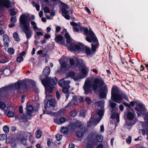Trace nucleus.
Here are the masks:
<instances>
[{
	"label": "nucleus",
	"instance_id": "obj_27",
	"mask_svg": "<svg viewBox=\"0 0 148 148\" xmlns=\"http://www.w3.org/2000/svg\"><path fill=\"white\" fill-rule=\"evenodd\" d=\"M58 81V79L56 77H54V78H51L50 77V85L53 86H54V85H56Z\"/></svg>",
	"mask_w": 148,
	"mask_h": 148
},
{
	"label": "nucleus",
	"instance_id": "obj_7",
	"mask_svg": "<svg viewBox=\"0 0 148 148\" xmlns=\"http://www.w3.org/2000/svg\"><path fill=\"white\" fill-rule=\"evenodd\" d=\"M100 92L99 94V97L101 99L106 97L108 92V88L106 86H104L99 90Z\"/></svg>",
	"mask_w": 148,
	"mask_h": 148
},
{
	"label": "nucleus",
	"instance_id": "obj_54",
	"mask_svg": "<svg viewBox=\"0 0 148 148\" xmlns=\"http://www.w3.org/2000/svg\"><path fill=\"white\" fill-rule=\"evenodd\" d=\"M10 21L13 23H16L17 21L16 17V16H12L10 18Z\"/></svg>",
	"mask_w": 148,
	"mask_h": 148
},
{
	"label": "nucleus",
	"instance_id": "obj_34",
	"mask_svg": "<svg viewBox=\"0 0 148 148\" xmlns=\"http://www.w3.org/2000/svg\"><path fill=\"white\" fill-rule=\"evenodd\" d=\"M80 30L81 32L83 31L84 34L86 35L88 34V30L87 27L80 26Z\"/></svg>",
	"mask_w": 148,
	"mask_h": 148
},
{
	"label": "nucleus",
	"instance_id": "obj_23",
	"mask_svg": "<svg viewBox=\"0 0 148 148\" xmlns=\"http://www.w3.org/2000/svg\"><path fill=\"white\" fill-rule=\"evenodd\" d=\"M61 11L63 14H65L64 15H63L65 18L67 20H69L70 16L68 14L69 12L67 11L66 8H62Z\"/></svg>",
	"mask_w": 148,
	"mask_h": 148
},
{
	"label": "nucleus",
	"instance_id": "obj_24",
	"mask_svg": "<svg viewBox=\"0 0 148 148\" xmlns=\"http://www.w3.org/2000/svg\"><path fill=\"white\" fill-rule=\"evenodd\" d=\"M142 127L143 128V129H141L139 131V132H141L142 134L144 136L145 134L148 136V131L145 128L144 126L143 125V123H142ZM147 139L148 140V138L147 137Z\"/></svg>",
	"mask_w": 148,
	"mask_h": 148
},
{
	"label": "nucleus",
	"instance_id": "obj_61",
	"mask_svg": "<svg viewBox=\"0 0 148 148\" xmlns=\"http://www.w3.org/2000/svg\"><path fill=\"white\" fill-rule=\"evenodd\" d=\"M62 136L61 135H60L58 134H57L56 135V138L57 140L58 141H59L61 139V138H62Z\"/></svg>",
	"mask_w": 148,
	"mask_h": 148
},
{
	"label": "nucleus",
	"instance_id": "obj_48",
	"mask_svg": "<svg viewBox=\"0 0 148 148\" xmlns=\"http://www.w3.org/2000/svg\"><path fill=\"white\" fill-rule=\"evenodd\" d=\"M28 82L30 83V84L31 85V87L32 88L35 87L36 83L33 80L29 79L28 80Z\"/></svg>",
	"mask_w": 148,
	"mask_h": 148
},
{
	"label": "nucleus",
	"instance_id": "obj_28",
	"mask_svg": "<svg viewBox=\"0 0 148 148\" xmlns=\"http://www.w3.org/2000/svg\"><path fill=\"white\" fill-rule=\"evenodd\" d=\"M100 120H99L98 119H93L92 118H90V119L89 121L88 122V126L90 127L91 126V125L90 124V125L89 123H90V124L92 123V122H93L94 123H96V125L98 124L100 120Z\"/></svg>",
	"mask_w": 148,
	"mask_h": 148
},
{
	"label": "nucleus",
	"instance_id": "obj_22",
	"mask_svg": "<svg viewBox=\"0 0 148 148\" xmlns=\"http://www.w3.org/2000/svg\"><path fill=\"white\" fill-rule=\"evenodd\" d=\"M70 83L69 80L65 81L64 79L63 78L60 80L58 83L59 85L61 86L62 85H64L66 86H69V84Z\"/></svg>",
	"mask_w": 148,
	"mask_h": 148
},
{
	"label": "nucleus",
	"instance_id": "obj_55",
	"mask_svg": "<svg viewBox=\"0 0 148 148\" xmlns=\"http://www.w3.org/2000/svg\"><path fill=\"white\" fill-rule=\"evenodd\" d=\"M85 100L88 105H90L92 102V100L89 97H87L85 98Z\"/></svg>",
	"mask_w": 148,
	"mask_h": 148
},
{
	"label": "nucleus",
	"instance_id": "obj_1",
	"mask_svg": "<svg viewBox=\"0 0 148 148\" xmlns=\"http://www.w3.org/2000/svg\"><path fill=\"white\" fill-rule=\"evenodd\" d=\"M94 83V84H92L90 79H87L86 80L83 86V88L86 94H88L91 92L92 88L94 90H97L98 86L102 87L104 84L103 79H100L97 78L95 79Z\"/></svg>",
	"mask_w": 148,
	"mask_h": 148
},
{
	"label": "nucleus",
	"instance_id": "obj_37",
	"mask_svg": "<svg viewBox=\"0 0 148 148\" xmlns=\"http://www.w3.org/2000/svg\"><path fill=\"white\" fill-rule=\"evenodd\" d=\"M36 137L37 138H40L42 136L41 132L40 130H37L36 132L35 133Z\"/></svg>",
	"mask_w": 148,
	"mask_h": 148
},
{
	"label": "nucleus",
	"instance_id": "obj_57",
	"mask_svg": "<svg viewBox=\"0 0 148 148\" xmlns=\"http://www.w3.org/2000/svg\"><path fill=\"white\" fill-rule=\"evenodd\" d=\"M140 87L143 90H147L148 89L145 87L144 84L142 83H140L139 84Z\"/></svg>",
	"mask_w": 148,
	"mask_h": 148
},
{
	"label": "nucleus",
	"instance_id": "obj_64",
	"mask_svg": "<svg viewBox=\"0 0 148 148\" xmlns=\"http://www.w3.org/2000/svg\"><path fill=\"white\" fill-rule=\"evenodd\" d=\"M86 112H85V111H82L80 112V116L81 117H83L84 118L86 116Z\"/></svg>",
	"mask_w": 148,
	"mask_h": 148
},
{
	"label": "nucleus",
	"instance_id": "obj_46",
	"mask_svg": "<svg viewBox=\"0 0 148 148\" xmlns=\"http://www.w3.org/2000/svg\"><path fill=\"white\" fill-rule=\"evenodd\" d=\"M69 46V49L71 51H75L74 46L75 44L72 42H70Z\"/></svg>",
	"mask_w": 148,
	"mask_h": 148
},
{
	"label": "nucleus",
	"instance_id": "obj_49",
	"mask_svg": "<svg viewBox=\"0 0 148 148\" xmlns=\"http://www.w3.org/2000/svg\"><path fill=\"white\" fill-rule=\"evenodd\" d=\"M70 114L71 116L74 117L77 115V112L76 110H74L71 111Z\"/></svg>",
	"mask_w": 148,
	"mask_h": 148
},
{
	"label": "nucleus",
	"instance_id": "obj_6",
	"mask_svg": "<svg viewBox=\"0 0 148 148\" xmlns=\"http://www.w3.org/2000/svg\"><path fill=\"white\" fill-rule=\"evenodd\" d=\"M87 35L86 39V40L88 42L90 43L93 42V43L99 42L97 38L95 33L90 34H88Z\"/></svg>",
	"mask_w": 148,
	"mask_h": 148
},
{
	"label": "nucleus",
	"instance_id": "obj_39",
	"mask_svg": "<svg viewBox=\"0 0 148 148\" xmlns=\"http://www.w3.org/2000/svg\"><path fill=\"white\" fill-rule=\"evenodd\" d=\"M17 14V12L15 11V9L12 8H10V15L11 16H14Z\"/></svg>",
	"mask_w": 148,
	"mask_h": 148
},
{
	"label": "nucleus",
	"instance_id": "obj_47",
	"mask_svg": "<svg viewBox=\"0 0 148 148\" xmlns=\"http://www.w3.org/2000/svg\"><path fill=\"white\" fill-rule=\"evenodd\" d=\"M81 72L83 75L84 77H86L88 75V73L85 68H82L81 69Z\"/></svg>",
	"mask_w": 148,
	"mask_h": 148
},
{
	"label": "nucleus",
	"instance_id": "obj_32",
	"mask_svg": "<svg viewBox=\"0 0 148 148\" xmlns=\"http://www.w3.org/2000/svg\"><path fill=\"white\" fill-rule=\"evenodd\" d=\"M138 121L137 119H134L133 121H129L126 122V125L128 126H132L133 125L135 124Z\"/></svg>",
	"mask_w": 148,
	"mask_h": 148
},
{
	"label": "nucleus",
	"instance_id": "obj_40",
	"mask_svg": "<svg viewBox=\"0 0 148 148\" xmlns=\"http://www.w3.org/2000/svg\"><path fill=\"white\" fill-rule=\"evenodd\" d=\"M104 110H99L97 112L98 115L99 116V118H101L103 115L104 114Z\"/></svg>",
	"mask_w": 148,
	"mask_h": 148
},
{
	"label": "nucleus",
	"instance_id": "obj_15",
	"mask_svg": "<svg viewBox=\"0 0 148 148\" xmlns=\"http://www.w3.org/2000/svg\"><path fill=\"white\" fill-rule=\"evenodd\" d=\"M9 4V1L8 0H0V10L3 7L8 8Z\"/></svg>",
	"mask_w": 148,
	"mask_h": 148
},
{
	"label": "nucleus",
	"instance_id": "obj_21",
	"mask_svg": "<svg viewBox=\"0 0 148 148\" xmlns=\"http://www.w3.org/2000/svg\"><path fill=\"white\" fill-rule=\"evenodd\" d=\"M64 31H65L66 32L64 36L66 39V42L67 43L69 44L71 41V36L67 32L66 29H64L63 31L61 32L62 34H63V33L64 32Z\"/></svg>",
	"mask_w": 148,
	"mask_h": 148
},
{
	"label": "nucleus",
	"instance_id": "obj_13",
	"mask_svg": "<svg viewBox=\"0 0 148 148\" xmlns=\"http://www.w3.org/2000/svg\"><path fill=\"white\" fill-rule=\"evenodd\" d=\"M97 144L95 140L88 141L85 148H93L94 146L96 145Z\"/></svg>",
	"mask_w": 148,
	"mask_h": 148
},
{
	"label": "nucleus",
	"instance_id": "obj_9",
	"mask_svg": "<svg viewBox=\"0 0 148 148\" xmlns=\"http://www.w3.org/2000/svg\"><path fill=\"white\" fill-rule=\"evenodd\" d=\"M48 104L49 105V106H48V107H54L55 105V100L53 99H51L47 101V104H45L44 106L45 110L44 111L43 113H45V111L46 110Z\"/></svg>",
	"mask_w": 148,
	"mask_h": 148
},
{
	"label": "nucleus",
	"instance_id": "obj_18",
	"mask_svg": "<svg viewBox=\"0 0 148 148\" xmlns=\"http://www.w3.org/2000/svg\"><path fill=\"white\" fill-rule=\"evenodd\" d=\"M21 82L19 81H18L15 83L14 87L16 90H17L18 92L21 94L22 90H21Z\"/></svg>",
	"mask_w": 148,
	"mask_h": 148
},
{
	"label": "nucleus",
	"instance_id": "obj_63",
	"mask_svg": "<svg viewBox=\"0 0 148 148\" xmlns=\"http://www.w3.org/2000/svg\"><path fill=\"white\" fill-rule=\"evenodd\" d=\"M44 12L46 13H49L50 12V9L47 7H45L44 8Z\"/></svg>",
	"mask_w": 148,
	"mask_h": 148
},
{
	"label": "nucleus",
	"instance_id": "obj_10",
	"mask_svg": "<svg viewBox=\"0 0 148 148\" xmlns=\"http://www.w3.org/2000/svg\"><path fill=\"white\" fill-rule=\"evenodd\" d=\"M55 40L56 42H60L62 45H64L65 43V39L60 34L56 36Z\"/></svg>",
	"mask_w": 148,
	"mask_h": 148
},
{
	"label": "nucleus",
	"instance_id": "obj_20",
	"mask_svg": "<svg viewBox=\"0 0 148 148\" xmlns=\"http://www.w3.org/2000/svg\"><path fill=\"white\" fill-rule=\"evenodd\" d=\"M99 42L92 43L91 44V50L92 51V54H94L96 52L97 48L99 46Z\"/></svg>",
	"mask_w": 148,
	"mask_h": 148
},
{
	"label": "nucleus",
	"instance_id": "obj_56",
	"mask_svg": "<svg viewBox=\"0 0 148 148\" xmlns=\"http://www.w3.org/2000/svg\"><path fill=\"white\" fill-rule=\"evenodd\" d=\"M69 87L68 88H67L66 87H64L62 90V92H63L64 93H67L69 92Z\"/></svg>",
	"mask_w": 148,
	"mask_h": 148
},
{
	"label": "nucleus",
	"instance_id": "obj_36",
	"mask_svg": "<svg viewBox=\"0 0 148 148\" xmlns=\"http://www.w3.org/2000/svg\"><path fill=\"white\" fill-rule=\"evenodd\" d=\"M85 53L87 55H90L92 54V51L90 48L87 46L85 47Z\"/></svg>",
	"mask_w": 148,
	"mask_h": 148
},
{
	"label": "nucleus",
	"instance_id": "obj_52",
	"mask_svg": "<svg viewBox=\"0 0 148 148\" xmlns=\"http://www.w3.org/2000/svg\"><path fill=\"white\" fill-rule=\"evenodd\" d=\"M94 137V135L92 133H90L88 135V138L89 139L88 141H90L91 140H95L93 139Z\"/></svg>",
	"mask_w": 148,
	"mask_h": 148
},
{
	"label": "nucleus",
	"instance_id": "obj_53",
	"mask_svg": "<svg viewBox=\"0 0 148 148\" xmlns=\"http://www.w3.org/2000/svg\"><path fill=\"white\" fill-rule=\"evenodd\" d=\"M3 129L5 133H8L9 132V128L8 126L7 125L4 126L3 127Z\"/></svg>",
	"mask_w": 148,
	"mask_h": 148
},
{
	"label": "nucleus",
	"instance_id": "obj_45",
	"mask_svg": "<svg viewBox=\"0 0 148 148\" xmlns=\"http://www.w3.org/2000/svg\"><path fill=\"white\" fill-rule=\"evenodd\" d=\"M69 46V49L71 51H75L74 46L75 44L72 42H70Z\"/></svg>",
	"mask_w": 148,
	"mask_h": 148
},
{
	"label": "nucleus",
	"instance_id": "obj_58",
	"mask_svg": "<svg viewBox=\"0 0 148 148\" xmlns=\"http://www.w3.org/2000/svg\"><path fill=\"white\" fill-rule=\"evenodd\" d=\"M24 59L23 57L18 56L16 58V61L19 62H21L23 61Z\"/></svg>",
	"mask_w": 148,
	"mask_h": 148
},
{
	"label": "nucleus",
	"instance_id": "obj_29",
	"mask_svg": "<svg viewBox=\"0 0 148 148\" xmlns=\"http://www.w3.org/2000/svg\"><path fill=\"white\" fill-rule=\"evenodd\" d=\"M60 131L63 133L67 135L68 134V133L69 131V130L68 126L67 127H62L61 128Z\"/></svg>",
	"mask_w": 148,
	"mask_h": 148
},
{
	"label": "nucleus",
	"instance_id": "obj_19",
	"mask_svg": "<svg viewBox=\"0 0 148 148\" xmlns=\"http://www.w3.org/2000/svg\"><path fill=\"white\" fill-rule=\"evenodd\" d=\"M34 109V107L32 105L30 104L27 106V114L29 116H31Z\"/></svg>",
	"mask_w": 148,
	"mask_h": 148
},
{
	"label": "nucleus",
	"instance_id": "obj_25",
	"mask_svg": "<svg viewBox=\"0 0 148 148\" xmlns=\"http://www.w3.org/2000/svg\"><path fill=\"white\" fill-rule=\"evenodd\" d=\"M70 132H73L76 128L75 126L74 123H71L68 126ZM71 134V133H70Z\"/></svg>",
	"mask_w": 148,
	"mask_h": 148
},
{
	"label": "nucleus",
	"instance_id": "obj_31",
	"mask_svg": "<svg viewBox=\"0 0 148 148\" xmlns=\"http://www.w3.org/2000/svg\"><path fill=\"white\" fill-rule=\"evenodd\" d=\"M85 132L84 130L78 131L76 132V136L78 138L82 137L85 133Z\"/></svg>",
	"mask_w": 148,
	"mask_h": 148
},
{
	"label": "nucleus",
	"instance_id": "obj_12",
	"mask_svg": "<svg viewBox=\"0 0 148 148\" xmlns=\"http://www.w3.org/2000/svg\"><path fill=\"white\" fill-rule=\"evenodd\" d=\"M109 104L112 110L110 112L111 113L113 112H117L118 110V108L116 107L117 104L115 103L112 102L111 101H109Z\"/></svg>",
	"mask_w": 148,
	"mask_h": 148
},
{
	"label": "nucleus",
	"instance_id": "obj_41",
	"mask_svg": "<svg viewBox=\"0 0 148 148\" xmlns=\"http://www.w3.org/2000/svg\"><path fill=\"white\" fill-rule=\"evenodd\" d=\"M102 136L101 135H97L95 137L96 140L97 142H101L102 141Z\"/></svg>",
	"mask_w": 148,
	"mask_h": 148
},
{
	"label": "nucleus",
	"instance_id": "obj_35",
	"mask_svg": "<svg viewBox=\"0 0 148 148\" xmlns=\"http://www.w3.org/2000/svg\"><path fill=\"white\" fill-rule=\"evenodd\" d=\"M8 60L5 56H0V63H5Z\"/></svg>",
	"mask_w": 148,
	"mask_h": 148
},
{
	"label": "nucleus",
	"instance_id": "obj_3",
	"mask_svg": "<svg viewBox=\"0 0 148 148\" xmlns=\"http://www.w3.org/2000/svg\"><path fill=\"white\" fill-rule=\"evenodd\" d=\"M137 107H135L134 109L137 112L136 114L138 117L142 115H144V119L145 121L143 122V125L148 131V112L143 114V113L146 111V108L145 106L142 103H140L137 104Z\"/></svg>",
	"mask_w": 148,
	"mask_h": 148
},
{
	"label": "nucleus",
	"instance_id": "obj_50",
	"mask_svg": "<svg viewBox=\"0 0 148 148\" xmlns=\"http://www.w3.org/2000/svg\"><path fill=\"white\" fill-rule=\"evenodd\" d=\"M27 139L25 138H22L21 139V143L25 146H27Z\"/></svg>",
	"mask_w": 148,
	"mask_h": 148
},
{
	"label": "nucleus",
	"instance_id": "obj_14",
	"mask_svg": "<svg viewBox=\"0 0 148 148\" xmlns=\"http://www.w3.org/2000/svg\"><path fill=\"white\" fill-rule=\"evenodd\" d=\"M28 81L26 79H23L22 81L20 80V81L21 82V86L24 89L29 90L30 88L28 84H27Z\"/></svg>",
	"mask_w": 148,
	"mask_h": 148
},
{
	"label": "nucleus",
	"instance_id": "obj_30",
	"mask_svg": "<svg viewBox=\"0 0 148 148\" xmlns=\"http://www.w3.org/2000/svg\"><path fill=\"white\" fill-rule=\"evenodd\" d=\"M17 141L16 140L12 139H10V144H11V148H15L16 147Z\"/></svg>",
	"mask_w": 148,
	"mask_h": 148
},
{
	"label": "nucleus",
	"instance_id": "obj_17",
	"mask_svg": "<svg viewBox=\"0 0 148 148\" xmlns=\"http://www.w3.org/2000/svg\"><path fill=\"white\" fill-rule=\"evenodd\" d=\"M66 121V119L64 117H61L59 119L56 118L54 120V122L58 124H60L64 123Z\"/></svg>",
	"mask_w": 148,
	"mask_h": 148
},
{
	"label": "nucleus",
	"instance_id": "obj_60",
	"mask_svg": "<svg viewBox=\"0 0 148 148\" xmlns=\"http://www.w3.org/2000/svg\"><path fill=\"white\" fill-rule=\"evenodd\" d=\"M74 48L75 49V51H76L77 50H79L81 49L80 46L78 45H75Z\"/></svg>",
	"mask_w": 148,
	"mask_h": 148
},
{
	"label": "nucleus",
	"instance_id": "obj_59",
	"mask_svg": "<svg viewBox=\"0 0 148 148\" xmlns=\"http://www.w3.org/2000/svg\"><path fill=\"white\" fill-rule=\"evenodd\" d=\"M132 137L131 136H129L126 139V141L127 143L129 144H130L131 142Z\"/></svg>",
	"mask_w": 148,
	"mask_h": 148
},
{
	"label": "nucleus",
	"instance_id": "obj_16",
	"mask_svg": "<svg viewBox=\"0 0 148 148\" xmlns=\"http://www.w3.org/2000/svg\"><path fill=\"white\" fill-rule=\"evenodd\" d=\"M127 119L130 121L134 120L133 119L134 118V116L136 115L135 112L132 113L131 112H130L129 110L127 111Z\"/></svg>",
	"mask_w": 148,
	"mask_h": 148
},
{
	"label": "nucleus",
	"instance_id": "obj_8",
	"mask_svg": "<svg viewBox=\"0 0 148 148\" xmlns=\"http://www.w3.org/2000/svg\"><path fill=\"white\" fill-rule=\"evenodd\" d=\"M42 75H40L39 79L44 86L45 87L48 85H50V77H42Z\"/></svg>",
	"mask_w": 148,
	"mask_h": 148
},
{
	"label": "nucleus",
	"instance_id": "obj_38",
	"mask_svg": "<svg viewBox=\"0 0 148 148\" xmlns=\"http://www.w3.org/2000/svg\"><path fill=\"white\" fill-rule=\"evenodd\" d=\"M13 37L15 40L17 41H19L20 40L18 34L16 32L14 33L13 34Z\"/></svg>",
	"mask_w": 148,
	"mask_h": 148
},
{
	"label": "nucleus",
	"instance_id": "obj_5",
	"mask_svg": "<svg viewBox=\"0 0 148 148\" xmlns=\"http://www.w3.org/2000/svg\"><path fill=\"white\" fill-rule=\"evenodd\" d=\"M44 87L45 89L46 95L45 99L44 101L45 102L49 97H51V95L49 93H50L53 91V88H54V86H53L51 85H49Z\"/></svg>",
	"mask_w": 148,
	"mask_h": 148
},
{
	"label": "nucleus",
	"instance_id": "obj_33",
	"mask_svg": "<svg viewBox=\"0 0 148 148\" xmlns=\"http://www.w3.org/2000/svg\"><path fill=\"white\" fill-rule=\"evenodd\" d=\"M57 2H58L61 5L62 7V8H66V10L69 8V7L67 4L64 3L61 1L58 0Z\"/></svg>",
	"mask_w": 148,
	"mask_h": 148
},
{
	"label": "nucleus",
	"instance_id": "obj_62",
	"mask_svg": "<svg viewBox=\"0 0 148 148\" xmlns=\"http://www.w3.org/2000/svg\"><path fill=\"white\" fill-rule=\"evenodd\" d=\"M83 77H81V76L80 75H79L78 76H76L75 77H74L73 78V79L74 80L76 81L77 80H78L79 79H81L83 78Z\"/></svg>",
	"mask_w": 148,
	"mask_h": 148
},
{
	"label": "nucleus",
	"instance_id": "obj_51",
	"mask_svg": "<svg viewBox=\"0 0 148 148\" xmlns=\"http://www.w3.org/2000/svg\"><path fill=\"white\" fill-rule=\"evenodd\" d=\"M60 63L61 64L60 66V69L61 70H62V69L66 68L67 66V64L66 62H63L61 63L60 62Z\"/></svg>",
	"mask_w": 148,
	"mask_h": 148
},
{
	"label": "nucleus",
	"instance_id": "obj_26",
	"mask_svg": "<svg viewBox=\"0 0 148 148\" xmlns=\"http://www.w3.org/2000/svg\"><path fill=\"white\" fill-rule=\"evenodd\" d=\"M3 40L4 41V45L6 47H8L9 41V37L7 35H5L3 36Z\"/></svg>",
	"mask_w": 148,
	"mask_h": 148
},
{
	"label": "nucleus",
	"instance_id": "obj_44",
	"mask_svg": "<svg viewBox=\"0 0 148 148\" xmlns=\"http://www.w3.org/2000/svg\"><path fill=\"white\" fill-rule=\"evenodd\" d=\"M75 75V73L73 71H71L67 75V77L73 78Z\"/></svg>",
	"mask_w": 148,
	"mask_h": 148
},
{
	"label": "nucleus",
	"instance_id": "obj_4",
	"mask_svg": "<svg viewBox=\"0 0 148 148\" xmlns=\"http://www.w3.org/2000/svg\"><path fill=\"white\" fill-rule=\"evenodd\" d=\"M120 90L116 88L113 86L111 92V99L113 101L118 103H121L122 100V98L119 94Z\"/></svg>",
	"mask_w": 148,
	"mask_h": 148
},
{
	"label": "nucleus",
	"instance_id": "obj_2",
	"mask_svg": "<svg viewBox=\"0 0 148 148\" xmlns=\"http://www.w3.org/2000/svg\"><path fill=\"white\" fill-rule=\"evenodd\" d=\"M27 16L22 14L19 18L20 25L26 36L27 39L30 38L32 36V31L30 28V22L27 21Z\"/></svg>",
	"mask_w": 148,
	"mask_h": 148
},
{
	"label": "nucleus",
	"instance_id": "obj_43",
	"mask_svg": "<svg viewBox=\"0 0 148 148\" xmlns=\"http://www.w3.org/2000/svg\"><path fill=\"white\" fill-rule=\"evenodd\" d=\"M7 136L6 134L0 135V140L3 141L7 139Z\"/></svg>",
	"mask_w": 148,
	"mask_h": 148
},
{
	"label": "nucleus",
	"instance_id": "obj_42",
	"mask_svg": "<svg viewBox=\"0 0 148 148\" xmlns=\"http://www.w3.org/2000/svg\"><path fill=\"white\" fill-rule=\"evenodd\" d=\"M75 126L76 128H80L82 126V123L79 121H77L75 122V123H74Z\"/></svg>",
	"mask_w": 148,
	"mask_h": 148
},
{
	"label": "nucleus",
	"instance_id": "obj_11",
	"mask_svg": "<svg viewBox=\"0 0 148 148\" xmlns=\"http://www.w3.org/2000/svg\"><path fill=\"white\" fill-rule=\"evenodd\" d=\"M50 73V69L48 66H46L44 68L42 71V77H48Z\"/></svg>",
	"mask_w": 148,
	"mask_h": 148
}]
</instances>
